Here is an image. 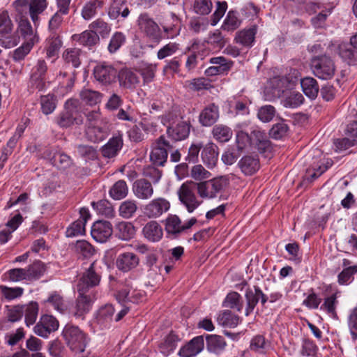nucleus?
Returning <instances> with one entry per match:
<instances>
[{
    "label": "nucleus",
    "mask_w": 357,
    "mask_h": 357,
    "mask_svg": "<svg viewBox=\"0 0 357 357\" xmlns=\"http://www.w3.org/2000/svg\"><path fill=\"white\" fill-rule=\"evenodd\" d=\"M89 28L96 35H100L102 38L107 37L111 31L110 26L100 18L91 22Z\"/></svg>",
    "instance_id": "52"
},
{
    "label": "nucleus",
    "mask_w": 357,
    "mask_h": 357,
    "mask_svg": "<svg viewBox=\"0 0 357 357\" xmlns=\"http://www.w3.org/2000/svg\"><path fill=\"white\" fill-rule=\"evenodd\" d=\"M217 322L224 327L235 328L240 323V318L231 311L224 310L218 314Z\"/></svg>",
    "instance_id": "36"
},
{
    "label": "nucleus",
    "mask_w": 357,
    "mask_h": 357,
    "mask_svg": "<svg viewBox=\"0 0 357 357\" xmlns=\"http://www.w3.org/2000/svg\"><path fill=\"white\" fill-rule=\"evenodd\" d=\"M137 210V205L135 200L127 199L121 203L119 212L123 218L132 217Z\"/></svg>",
    "instance_id": "50"
},
{
    "label": "nucleus",
    "mask_w": 357,
    "mask_h": 357,
    "mask_svg": "<svg viewBox=\"0 0 357 357\" xmlns=\"http://www.w3.org/2000/svg\"><path fill=\"white\" fill-rule=\"evenodd\" d=\"M331 165V163L329 162H327L326 165L324 163L320 164V160L314 158V162L307 169L305 178L309 181H313L320 176Z\"/></svg>",
    "instance_id": "31"
},
{
    "label": "nucleus",
    "mask_w": 357,
    "mask_h": 357,
    "mask_svg": "<svg viewBox=\"0 0 357 357\" xmlns=\"http://www.w3.org/2000/svg\"><path fill=\"white\" fill-rule=\"evenodd\" d=\"M59 328V321L52 315L45 314L41 317L40 321L34 327V333L42 337H47L49 335Z\"/></svg>",
    "instance_id": "13"
},
{
    "label": "nucleus",
    "mask_w": 357,
    "mask_h": 357,
    "mask_svg": "<svg viewBox=\"0 0 357 357\" xmlns=\"http://www.w3.org/2000/svg\"><path fill=\"white\" fill-rule=\"evenodd\" d=\"M81 50L79 48H68L63 53V59L66 63H71L75 68L80 64Z\"/></svg>",
    "instance_id": "54"
},
{
    "label": "nucleus",
    "mask_w": 357,
    "mask_h": 357,
    "mask_svg": "<svg viewBox=\"0 0 357 357\" xmlns=\"http://www.w3.org/2000/svg\"><path fill=\"white\" fill-rule=\"evenodd\" d=\"M106 135V130L97 126H89L86 130L87 138L94 143L102 141L105 138Z\"/></svg>",
    "instance_id": "56"
},
{
    "label": "nucleus",
    "mask_w": 357,
    "mask_h": 357,
    "mask_svg": "<svg viewBox=\"0 0 357 357\" xmlns=\"http://www.w3.org/2000/svg\"><path fill=\"white\" fill-rule=\"evenodd\" d=\"M119 80L121 86L132 89L139 85L140 77L136 73L128 69H124L119 73Z\"/></svg>",
    "instance_id": "26"
},
{
    "label": "nucleus",
    "mask_w": 357,
    "mask_h": 357,
    "mask_svg": "<svg viewBox=\"0 0 357 357\" xmlns=\"http://www.w3.org/2000/svg\"><path fill=\"white\" fill-rule=\"evenodd\" d=\"M20 43V36L17 33L0 34V45L6 49L15 47Z\"/></svg>",
    "instance_id": "61"
},
{
    "label": "nucleus",
    "mask_w": 357,
    "mask_h": 357,
    "mask_svg": "<svg viewBox=\"0 0 357 357\" xmlns=\"http://www.w3.org/2000/svg\"><path fill=\"white\" fill-rule=\"evenodd\" d=\"M213 137L220 142H228L232 137L233 132L230 128L224 125H216L213 127L212 131Z\"/></svg>",
    "instance_id": "48"
},
{
    "label": "nucleus",
    "mask_w": 357,
    "mask_h": 357,
    "mask_svg": "<svg viewBox=\"0 0 357 357\" xmlns=\"http://www.w3.org/2000/svg\"><path fill=\"white\" fill-rule=\"evenodd\" d=\"M114 313V307L110 304L105 305L97 311L96 319L101 326L107 327L112 321Z\"/></svg>",
    "instance_id": "32"
},
{
    "label": "nucleus",
    "mask_w": 357,
    "mask_h": 357,
    "mask_svg": "<svg viewBox=\"0 0 357 357\" xmlns=\"http://www.w3.org/2000/svg\"><path fill=\"white\" fill-rule=\"evenodd\" d=\"M261 290L259 287H255V291L248 289L245 293L247 301V307L245 309V315L248 316L254 310L256 305L260 299Z\"/></svg>",
    "instance_id": "42"
},
{
    "label": "nucleus",
    "mask_w": 357,
    "mask_h": 357,
    "mask_svg": "<svg viewBox=\"0 0 357 357\" xmlns=\"http://www.w3.org/2000/svg\"><path fill=\"white\" fill-rule=\"evenodd\" d=\"M238 166L245 175H252L259 169L258 158L252 155H245L238 162Z\"/></svg>",
    "instance_id": "27"
},
{
    "label": "nucleus",
    "mask_w": 357,
    "mask_h": 357,
    "mask_svg": "<svg viewBox=\"0 0 357 357\" xmlns=\"http://www.w3.org/2000/svg\"><path fill=\"white\" fill-rule=\"evenodd\" d=\"M179 50V44L169 43L160 48L157 53V58L160 60L171 56Z\"/></svg>",
    "instance_id": "64"
},
{
    "label": "nucleus",
    "mask_w": 357,
    "mask_h": 357,
    "mask_svg": "<svg viewBox=\"0 0 357 357\" xmlns=\"http://www.w3.org/2000/svg\"><path fill=\"white\" fill-rule=\"evenodd\" d=\"M165 229L168 234L177 235L183 231L181 220L176 215H170L165 220Z\"/></svg>",
    "instance_id": "41"
},
{
    "label": "nucleus",
    "mask_w": 357,
    "mask_h": 357,
    "mask_svg": "<svg viewBox=\"0 0 357 357\" xmlns=\"http://www.w3.org/2000/svg\"><path fill=\"white\" fill-rule=\"evenodd\" d=\"M116 236L124 241L132 238L135 234V228L131 222H121L116 227Z\"/></svg>",
    "instance_id": "38"
},
{
    "label": "nucleus",
    "mask_w": 357,
    "mask_h": 357,
    "mask_svg": "<svg viewBox=\"0 0 357 357\" xmlns=\"http://www.w3.org/2000/svg\"><path fill=\"white\" fill-rule=\"evenodd\" d=\"M143 236L149 241L156 243L160 241L163 236L162 226L155 220H151L146 223L142 228Z\"/></svg>",
    "instance_id": "18"
},
{
    "label": "nucleus",
    "mask_w": 357,
    "mask_h": 357,
    "mask_svg": "<svg viewBox=\"0 0 357 357\" xmlns=\"http://www.w3.org/2000/svg\"><path fill=\"white\" fill-rule=\"evenodd\" d=\"M219 118V109L212 103L206 107L199 116V123L204 126H210L215 123Z\"/></svg>",
    "instance_id": "24"
},
{
    "label": "nucleus",
    "mask_w": 357,
    "mask_h": 357,
    "mask_svg": "<svg viewBox=\"0 0 357 357\" xmlns=\"http://www.w3.org/2000/svg\"><path fill=\"white\" fill-rule=\"evenodd\" d=\"M227 176H220L206 181L196 183V190L199 196L205 199L215 198L219 193L228 185Z\"/></svg>",
    "instance_id": "2"
},
{
    "label": "nucleus",
    "mask_w": 357,
    "mask_h": 357,
    "mask_svg": "<svg viewBox=\"0 0 357 357\" xmlns=\"http://www.w3.org/2000/svg\"><path fill=\"white\" fill-rule=\"evenodd\" d=\"M75 252L84 257H90L93 255L95 250L86 241H77L74 245Z\"/></svg>",
    "instance_id": "58"
},
{
    "label": "nucleus",
    "mask_w": 357,
    "mask_h": 357,
    "mask_svg": "<svg viewBox=\"0 0 357 357\" xmlns=\"http://www.w3.org/2000/svg\"><path fill=\"white\" fill-rule=\"evenodd\" d=\"M144 296L143 291L134 289L128 284L123 286L116 294V300L122 305L139 303L144 300Z\"/></svg>",
    "instance_id": "9"
},
{
    "label": "nucleus",
    "mask_w": 357,
    "mask_h": 357,
    "mask_svg": "<svg viewBox=\"0 0 357 357\" xmlns=\"http://www.w3.org/2000/svg\"><path fill=\"white\" fill-rule=\"evenodd\" d=\"M139 30L147 38L153 41H159L162 38L160 29L158 24L147 14H141L137 20Z\"/></svg>",
    "instance_id": "6"
},
{
    "label": "nucleus",
    "mask_w": 357,
    "mask_h": 357,
    "mask_svg": "<svg viewBox=\"0 0 357 357\" xmlns=\"http://www.w3.org/2000/svg\"><path fill=\"white\" fill-rule=\"evenodd\" d=\"M18 30L22 36L27 40V42L34 43L35 34L33 29L27 19L22 18L18 24Z\"/></svg>",
    "instance_id": "49"
},
{
    "label": "nucleus",
    "mask_w": 357,
    "mask_h": 357,
    "mask_svg": "<svg viewBox=\"0 0 357 357\" xmlns=\"http://www.w3.org/2000/svg\"><path fill=\"white\" fill-rule=\"evenodd\" d=\"M190 126L185 121H179L174 126L168 127L167 132L168 135L176 141H180L187 138L190 134Z\"/></svg>",
    "instance_id": "21"
},
{
    "label": "nucleus",
    "mask_w": 357,
    "mask_h": 357,
    "mask_svg": "<svg viewBox=\"0 0 357 357\" xmlns=\"http://www.w3.org/2000/svg\"><path fill=\"white\" fill-rule=\"evenodd\" d=\"M172 147L163 136H160L153 144L150 159L154 165H163L167 161L168 152Z\"/></svg>",
    "instance_id": "7"
},
{
    "label": "nucleus",
    "mask_w": 357,
    "mask_h": 357,
    "mask_svg": "<svg viewBox=\"0 0 357 357\" xmlns=\"http://www.w3.org/2000/svg\"><path fill=\"white\" fill-rule=\"evenodd\" d=\"M314 75L321 79H330L335 74V67L333 60L322 55L312 59L311 62Z\"/></svg>",
    "instance_id": "4"
},
{
    "label": "nucleus",
    "mask_w": 357,
    "mask_h": 357,
    "mask_svg": "<svg viewBox=\"0 0 357 357\" xmlns=\"http://www.w3.org/2000/svg\"><path fill=\"white\" fill-rule=\"evenodd\" d=\"M93 238L97 242L105 243L112 234V227L107 221H97L91 231Z\"/></svg>",
    "instance_id": "14"
},
{
    "label": "nucleus",
    "mask_w": 357,
    "mask_h": 357,
    "mask_svg": "<svg viewBox=\"0 0 357 357\" xmlns=\"http://www.w3.org/2000/svg\"><path fill=\"white\" fill-rule=\"evenodd\" d=\"M62 333L68 347L73 351L82 353L85 350L86 337L77 326L67 324Z\"/></svg>",
    "instance_id": "3"
},
{
    "label": "nucleus",
    "mask_w": 357,
    "mask_h": 357,
    "mask_svg": "<svg viewBox=\"0 0 357 357\" xmlns=\"http://www.w3.org/2000/svg\"><path fill=\"white\" fill-rule=\"evenodd\" d=\"M178 199L188 212L192 213L202 204L195 194V189L189 183H183L178 190Z\"/></svg>",
    "instance_id": "5"
},
{
    "label": "nucleus",
    "mask_w": 357,
    "mask_h": 357,
    "mask_svg": "<svg viewBox=\"0 0 357 357\" xmlns=\"http://www.w3.org/2000/svg\"><path fill=\"white\" fill-rule=\"evenodd\" d=\"M257 31V30L255 26L242 29L236 32L234 40L236 43L249 49L254 45Z\"/></svg>",
    "instance_id": "20"
},
{
    "label": "nucleus",
    "mask_w": 357,
    "mask_h": 357,
    "mask_svg": "<svg viewBox=\"0 0 357 357\" xmlns=\"http://www.w3.org/2000/svg\"><path fill=\"white\" fill-rule=\"evenodd\" d=\"M304 98L299 92L293 91L288 94L283 100L285 107L296 108L303 103Z\"/></svg>",
    "instance_id": "57"
},
{
    "label": "nucleus",
    "mask_w": 357,
    "mask_h": 357,
    "mask_svg": "<svg viewBox=\"0 0 357 357\" xmlns=\"http://www.w3.org/2000/svg\"><path fill=\"white\" fill-rule=\"evenodd\" d=\"M104 6V2L102 0H90L86 1L81 10L82 17L86 21L93 18L99 10Z\"/></svg>",
    "instance_id": "28"
},
{
    "label": "nucleus",
    "mask_w": 357,
    "mask_h": 357,
    "mask_svg": "<svg viewBox=\"0 0 357 357\" xmlns=\"http://www.w3.org/2000/svg\"><path fill=\"white\" fill-rule=\"evenodd\" d=\"M83 122L84 116L78 100H68L65 103L64 110L56 118L57 124L61 128H69L74 125H82Z\"/></svg>",
    "instance_id": "1"
},
{
    "label": "nucleus",
    "mask_w": 357,
    "mask_h": 357,
    "mask_svg": "<svg viewBox=\"0 0 357 357\" xmlns=\"http://www.w3.org/2000/svg\"><path fill=\"white\" fill-rule=\"evenodd\" d=\"M23 312L25 315V322L28 326L33 324L37 319L38 313V305L36 302H31L24 307Z\"/></svg>",
    "instance_id": "53"
},
{
    "label": "nucleus",
    "mask_w": 357,
    "mask_h": 357,
    "mask_svg": "<svg viewBox=\"0 0 357 357\" xmlns=\"http://www.w3.org/2000/svg\"><path fill=\"white\" fill-rule=\"evenodd\" d=\"M87 291L78 292L79 295L76 301L75 311L74 315L76 317H82L83 315L89 312L92 304V297L91 294H87Z\"/></svg>",
    "instance_id": "22"
},
{
    "label": "nucleus",
    "mask_w": 357,
    "mask_h": 357,
    "mask_svg": "<svg viewBox=\"0 0 357 357\" xmlns=\"http://www.w3.org/2000/svg\"><path fill=\"white\" fill-rule=\"evenodd\" d=\"M340 56L349 64L355 60V52L350 44L342 43L339 45Z\"/></svg>",
    "instance_id": "62"
},
{
    "label": "nucleus",
    "mask_w": 357,
    "mask_h": 357,
    "mask_svg": "<svg viewBox=\"0 0 357 357\" xmlns=\"http://www.w3.org/2000/svg\"><path fill=\"white\" fill-rule=\"evenodd\" d=\"M123 145L122 137L120 135L114 136L102 147V154L105 158H112L115 156Z\"/></svg>",
    "instance_id": "29"
},
{
    "label": "nucleus",
    "mask_w": 357,
    "mask_h": 357,
    "mask_svg": "<svg viewBox=\"0 0 357 357\" xmlns=\"http://www.w3.org/2000/svg\"><path fill=\"white\" fill-rule=\"evenodd\" d=\"M51 160L54 166L62 169H66L72 165L70 157L63 152H56Z\"/></svg>",
    "instance_id": "55"
},
{
    "label": "nucleus",
    "mask_w": 357,
    "mask_h": 357,
    "mask_svg": "<svg viewBox=\"0 0 357 357\" xmlns=\"http://www.w3.org/2000/svg\"><path fill=\"white\" fill-rule=\"evenodd\" d=\"M73 39L77 40L80 45L91 47L98 42L99 36L90 29L89 31H83L81 34L74 35Z\"/></svg>",
    "instance_id": "43"
},
{
    "label": "nucleus",
    "mask_w": 357,
    "mask_h": 357,
    "mask_svg": "<svg viewBox=\"0 0 357 357\" xmlns=\"http://www.w3.org/2000/svg\"><path fill=\"white\" fill-rule=\"evenodd\" d=\"M226 345L222 337L217 335H206V349L209 352L220 354L225 349Z\"/></svg>",
    "instance_id": "33"
},
{
    "label": "nucleus",
    "mask_w": 357,
    "mask_h": 357,
    "mask_svg": "<svg viewBox=\"0 0 357 357\" xmlns=\"http://www.w3.org/2000/svg\"><path fill=\"white\" fill-rule=\"evenodd\" d=\"M132 192L137 199L147 200L152 197L154 190L151 182L144 178H140L134 182Z\"/></svg>",
    "instance_id": "19"
},
{
    "label": "nucleus",
    "mask_w": 357,
    "mask_h": 357,
    "mask_svg": "<svg viewBox=\"0 0 357 357\" xmlns=\"http://www.w3.org/2000/svg\"><path fill=\"white\" fill-rule=\"evenodd\" d=\"M201 157L203 162L208 168L214 167L218 162V146L212 142H208L203 147Z\"/></svg>",
    "instance_id": "25"
},
{
    "label": "nucleus",
    "mask_w": 357,
    "mask_h": 357,
    "mask_svg": "<svg viewBox=\"0 0 357 357\" xmlns=\"http://www.w3.org/2000/svg\"><path fill=\"white\" fill-rule=\"evenodd\" d=\"M45 303L48 307H52L60 313L65 312L68 307V305L63 296L57 292L52 293L45 301Z\"/></svg>",
    "instance_id": "35"
},
{
    "label": "nucleus",
    "mask_w": 357,
    "mask_h": 357,
    "mask_svg": "<svg viewBox=\"0 0 357 357\" xmlns=\"http://www.w3.org/2000/svg\"><path fill=\"white\" fill-rule=\"evenodd\" d=\"M129 13V9L124 0H114L108 11L109 17L114 20L119 15L125 18L128 16Z\"/></svg>",
    "instance_id": "34"
},
{
    "label": "nucleus",
    "mask_w": 357,
    "mask_h": 357,
    "mask_svg": "<svg viewBox=\"0 0 357 357\" xmlns=\"http://www.w3.org/2000/svg\"><path fill=\"white\" fill-rule=\"evenodd\" d=\"M204 348V340L202 335L192 338L179 350L181 357H195Z\"/></svg>",
    "instance_id": "16"
},
{
    "label": "nucleus",
    "mask_w": 357,
    "mask_h": 357,
    "mask_svg": "<svg viewBox=\"0 0 357 357\" xmlns=\"http://www.w3.org/2000/svg\"><path fill=\"white\" fill-rule=\"evenodd\" d=\"M128 193V188L126 182L123 180L116 181L109 190L111 197L116 200L123 199Z\"/></svg>",
    "instance_id": "46"
},
{
    "label": "nucleus",
    "mask_w": 357,
    "mask_h": 357,
    "mask_svg": "<svg viewBox=\"0 0 357 357\" xmlns=\"http://www.w3.org/2000/svg\"><path fill=\"white\" fill-rule=\"evenodd\" d=\"M40 108L42 112L48 115L52 114L56 107V99L54 95L47 94L40 97Z\"/></svg>",
    "instance_id": "51"
},
{
    "label": "nucleus",
    "mask_w": 357,
    "mask_h": 357,
    "mask_svg": "<svg viewBox=\"0 0 357 357\" xmlns=\"http://www.w3.org/2000/svg\"><path fill=\"white\" fill-rule=\"evenodd\" d=\"M80 217L75 221L66 230V236L73 237L84 234L85 232V225L91 215L86 208H82L79 210Z\"/></svg>",
    "instance_id": "15"
},
{
    "label": "nucleus",
    "mask_w": 357,
    "mask_h": 357,
    "mask_svg": "<svg viewBox=\"0 0 357 357\" xmlns=\"http://www.w3.org/2000/svg\"><path fill=\"white\" fill-rule=\"evenodd\" d=\"M47 3L46 0H30L29 1V15L36 24L38 20V15L41 14L47 8Z\"/></svg>",
    "instance_id": "44"
},
{
    "label": "nucleus",
    "mask_w": 357,
    "mask_h": 357,
    "mask_svg": "<svg viewBox=\"0 0 357 357\" xmlns=\"http://www.w3.org/2000/svg\"><path fill=\"white\" fill-rule=\"evenodd\" d=\"M62 46V41L56 33L52 32L46 40V56L47 58L56 57Z\"/></svg>",
    "instance_id": "30"
},
{
    "label": "nucleus",
    "mask_w": 357,
    "mask_h": 357,
    "mask_svg": "<svg viewBox=\"0 0 357 357\" xmlns=\"http://www.w3.org/2000/svg\"><path fill=\"white\" fill-rule=\"evenodd\" d=\"M301 85L304 93L310 98L314 99L319 93V86L315 79L310 77L301 80Z\"/></svg>",
    "instance_id": "37"
},
{
    "label": "nucleus",
    "mask_w": 357,
    "mask_h": 357,
    "mask_svg": "<svg viewBox=\"0 0 357 357\" xmlns=\"http://www.w3.org/2000/svg\"><path fill=\"white\" fill-rule=\"evenodd\" d=\"M93 75L99 82L109 84L115 81L117 70L111 64L104 62L98 64L94 68Z\"/></svg>",
    "instance_id": "12"
},
{
    "label": "nucleus",
    "mask_w": 357,
    "mask_h": 357,
    "mask_svg": "<svg viewBox=\"0 0 357 357\" xmlns=\"http://www.w3.org/2000/svg\"><path fill=\"white\" fill-rule=\"evenodd\" d=\"M47 71V66L45 60L38 59L33 66L30 78L31 87L42 91L45 86V75Z\"/></svg>",
    "instance_id": "10"
},
{
    "label": "nucleus",
    "mask_w": 357,
    "mask_h": 357,
    "mask_svg": "<svg viewBox=\"0 0 357 357\" xmlns=\"http://www.w3.org/2000/svg\"><path fill=\"white\" fill-rule=\"evenodd\" d=\"M139 264V257L135 253L130 252L120 254L116 261L118 269L123 272H128L135 268Z\"/></svg>",
    "instance_id": "17"
},
{
    "label": "nucleus",
    "mask_w": 357,
    "mask_h": 357,
    "mask_svg": "<svg viewBox=\"0 0 357 357\" xmlns=\"http://www.w3.org/2000/svg\"><path fill=\"white\" fill-rule=\"evenodd\" d=\"M81 100L89 105H96L101 102L102 95L97 91L84 88L79 93Z\"/></svg>",
    "instance_id": "40"
},
{
    "label": "nucleus",
    "mask_w": 357,
    "mask_h": 357,
    "mask_svg": "<svg viewBox=\"0 0 357 357\" xmlns=\"http://www.w3.org/2000/svg\"><path fill=\"white\" fill-rule=\"evenodd\" d=\"M292 84L293 81L285 76H276L268 82V87L272 89L273 95L278 97Z\"/></svg>",
    "instance_id": "23"
},
{
    "label": "nucleus",
    "mask_w": 357,
    "mask_h": 357,
    "mask_svg": "<svg viewBox=\"0 0 357 357\" xmlns=\"http://www.w3.org/2000/svg\"><path fill=\"white\" fill-rule=\"evenodd\" d=\"M337 301L335 294H333L324 299V303L321 306V310H325L331 317L337 318L336 307Z\"/></svg>",
    "instance_id": "59"
},
{
    "label": "nucleus",
    "mask_w": 357,
    "mask_h": 357,
    "mask_svg": "<svg viewBox=\"0 0 357 357\" xmlns=\"http://www.w3.org/2000/svg\"><path fill=\"white\" fill-rule=\"evenodd\" d=\"M213 4L211 0H195L193 3V10L200 15H208L211 13Z\"/></svg>",
    "instance_id": "60"
},
{
    "label": "nucleus",
    "mask_w": 357,
    "mask_h": 357,
    "mask_svg": "<svg viewBox=\"0 0 357 357\" xmlns=\"http://www.w3.org/2000/svg\"><path fill=\"white\" fill-rule=\"evenodd\" d=\"M100 280V276L96 273L94 263H92L79 278L77 284V291H89L91 288L97 286Z\"/></svg>",
    "instance_id": "11"
},
{
    "label": "nucleus",
    "mask_w": 357,
    "mask_h": 357,
    "mask_svg": "<svg viewBox=\"0 0 357 357\" xmlns=\"http://www.w3.org/2000/svg\"><path fill=\"white\" fill-rule=\"evenodd\" d=\"M13 29V23L7 10L0 13V34L11 33Z\"/></svg>",
    "instance_id": "63"
},
{
    "label": "nucleus",
    "mask_w": 357,
    "mask_h": 357,
    "mask_svg": "<svg viewBox=\"0 0 357 357\" xmlns=\"http://www.w3.org/2000/svg\"><path fill=\"white\" fill-rule=\"evenodd\" d=\"M241 24V20L236 11L230 10L228 12L224 22L222 25L223 30L231 31L236 29Z\"/></svg>",
    "instance_id": "47"
},
{
    "label": "nucleus",
    "mask_w": 357,
    "mask_h": 357,
    "mask_svg": "<svg viewBox=\"0 0 357 357\" xmlns=\"http://www.w3.org/2000/svg\"><path fill=\"white\" fill-rule=\"evenodd\" d=\"M179 338L174 333H169L160 345V350L165 356L169 355L177 347Z\"/></svg>",
    "instance_id": "45"
},
{
    "label": "nucleus",
    "mask_w": 357,
    "mask_h": 357,
    "mask_svg": "<svg viewBox=\"0 0 357 357\" xmlns=\"http://www.w3.org/2000/svg\"><path fill=\"white\" fill-rule=\"evenodd\" d=\"M26 281H33L41 278L45 271V266L40 261H36L25 268Z\"/></svg>",
    "instance_id": "39"
},
{
    "label": "nucleus",
    "mask_w": 357,
    "mask_h": 357,
    "mask_svg": "<svg viewBox=\"0 0 357 357\" xmlns=\"http://www.w3.org/2000/svg\"><path fill=\"white\" fill-rule=\"evenodd\" d=\"M170 202L164 197H157L151 200L144 207V213L149 218H158L170 209Z\"/></svg>",
    "instance_id": "8"
}]
</instances>
